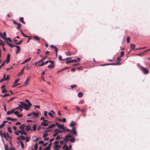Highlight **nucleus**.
I'll list each match as a JSON object with an SVG mask.
<instances>
[{
  "mask_svg": "<svg viewBox=\"0 0 150 150\" xmlns=\"http://www.w3.org/2000/svg\"><path fill=\"white\" fill-rule=\"evenodd\" d=\"M137 66L139 69L145 74H148L149 73L148 70L144 67L140 65L139 64H137Z\"/></svg>",
  "mask_w": 150,
  "mask_h": 150,
  "instance_id": "f257e3e1",
  "label": "nucleus"
},
{
  "mask_svg": "<svg viewBox=\"0 0 150 150\" xmlns=\"http://www.w3.org/2000/svg\"><path fill=\"white\" fill-rule=\"evenodd\" d=\"M21 105H19V106L18 107L12 109L10 111H8L6 112V114L7 115H10L12 113H13L15 110H16L18 109V108H20V111H22L23 110V109H21Z\"/></svg>",
  "mask_w": 150,
  "mask_h": 150,
  "instance_id": "f03ea898",
  "label": "nucleus"
},
{
  "mask_svg": "<svg viewBox=\"0 0 150 150\" xmlns=\"http://www.w3.org/2000/svg\"><path fill=\"white\" fill-rule=\"evenodd\" d=\"M47 58V57L46 56H45L42 59L39 61L36 62L33 64V65H36L38 64H39L41 62H42L43 61Z\"/></svg>",
  "mask_w": 150,
  "mask_h": 150,
  "instance_id": "7ed1b4c3",
  "label": "nucleus"
},
{
  "mask_svg": "<svg viewBox=\"0 0 150 150\" xmlns=\"http://www.w3.org/2000/svg\"><path fill=\"white\" fill-rule=\"evenodd\" d=\"M24 105L23 106L21 107V109H22V108H24L25 110H28L30 107L31 106H30L28 105H27L26 104H24Z\"/></svg>",
  "mask_w": 150,
  "mask_h": 150,
  "instance_id": "20e7f679",
  "label": "nucleus"
},
{
  "mask_svg": "<svg viewBox=\"0 0 150 150\" xmlns=\"http://www.w3.org/2000/svg\"><path fill=\"white\" fill-rule=\"evenodd\" d=\"M4 137L7 141H8L9 140V138H10L8 133H4Z\"/></svg>",
  "mask_w": 150,
  "mask_h": 150,
  "instance_id": "39448f33",
  "label": "nucleus"
},
{
  "mask_svg": "<svg viewBox=\"0 0 150 150\" xmlns=\"http://www.w3.org/2000/svg\"><path fill=\"white\" fill-rule=\"evenodd\" d=\"M71 137H72V135L69 134L68 135H66L65 136V138H64V140L66 141H69V140H70Z\"/></svg>",
  "mask_w": 150,
  "mask_h": 150,
  "instance_id": "423d86ee",
  "label": "nucleus"
},
{
  "mask_svg": "<svg viewBox=\"0 0 150 150\" xmlns=\"http://www.w3.org/2000/svg\"><path fill=\"white\" fill-rule=\"evenodd\" d=\"M54 133L53 134V136L55 137L59 133H62L63 132L60 131L59 129H56L54 130Z\"/></svg>",
  "mask_w": 150,
  "mask_h": 150,
  "instance_id": "0eeeda50",
  "label": "nucleus"
},
{
  "mask_svg": "<svg viewBox=\"0 0 150 150\" xmlns=\"http://www.w3.org/2000/svg\"><path fill=\"white\" fill-rule=\"evenodd\" d=\"M71 132L73 135H76L77 134V132L76 130L75 127L72 128V129L71 130Z\"/></svg>",
  "mask_w": 150,
  "mask_h": 150,
  "instance_id": "6e6552de",
  "label": "nucleus"
},
{
  "mask_svg": "<svg viewBox=\"0 0 150 150\" xmlns=\"http://www.w3.org/2000/svg\"><path fill=\"white\" fill-rule=\"evenodd\" d=\"M57 125L58 127L60 129H64L63 125H60L59 123H56L55 125Z\"/></svg>",
  "mask_w": 150,
  "mask_h": 150,
  "instance_id": "1a4fd4ad",
  "label": "nucleus"
},
{
  "mask_svg": "<svg viewBox=\"0 0 150 150\" xmlns=\"http://www.w3.org/2000/svg\"><path fill=\"white\" fill-rule=\"evenodd\" d=\"M76 122H75L72 121L71 122V123L69 125L70 127H72V128L75 127L74 126L76 125Z\"/></svg>",
  "mask_w": 150,
  "mask_h": 150,
  "instance_id": "9d476101",
  "label": "nucleus"
},
{
  "mask_svg": "<svg viewBox=\"0 0 150 150\" xmlns=\"http://www.w3.org/2000/svg\"><path fill=\"white\" fill-rule=\"evenodd\" d=\"M7 44L11 48H13V47H16V46H18V45H16L15 44L13 43L11 44L9 42H7Z\"/></svg>",
  "mask_w": 150,
  "mask_h": 150,
  "instance_id": "9b49d317",
  "label": "nucleus"
},
{
  "mask_svg": "<svg viewBox=\"0 0 150 150\" xmlns=\"http://www.w3.org/2000/svg\"><path fill=\"white\" fill-rule=\"evenodd\" d=\"M5 40V41L6 42V43H7V42H8L9 41L10 42H12V41L11 40L10 38H5V39H4Z\"/></svg>",
  "mask_w": 150,
  "mask_h": 150,
  "instance_id": "f8f14e48",
  "label": "nucleus"
},
{
  "mask_svg": "<svg viewBox=\"0 0 150 150\" xmlns=\"http://www.w3.org/2000/svg\"><path fill=\"white\" fill-rule=\"evenodd\" d=\"M109 65H120V62H116L115 63H108Z\"/></svg>",
  "mask_w": 150,
  "mask_h": 150,
  "instance_id": "ddd939ff",
  "label": "nucleus"
},
{
  "mask_svg": "<svg viewBox=\"0 0 150 150\" xmlns=\"http://www.w3.org/2000/svg\"><path fill=\"white\" fill-rule=\"evenodd\" d=\"M52 143H50L49 145H48V146L47 147H46L45 148L44 150H49L50 149L51 146L52 145Z\"/></svg>",
  "mask_w": 150,
  "mask_h": 150,
  "instance_id": "4468645a",
  "label": "nucleus"
},
{
  "mask_svg": "<svg viewBox=\"0 0 150 150\" xmlns=\"http://www.w3.org/2000/svg\"><path fill=\"white\" fill-rule=\"evenodd\" d=\"M25 138L23 136L21 135L17 138V139L18 140H24L25 139Z\"/></svg>",
  "mask_w": 150,
  "mask_h": 150,
  "instance_id": "2eb2a0df",
  "label": "nucleus"
},
{
  "mask_svg": "<svg viewBox=\"0 0 150 150\" xmlns=\"http://www.w3.org/2000/svg\"><path fill=\"white\" fill-rule=\"evenodd\" d=\"M18 132L21 134H24L25 135H27V133L25 132H24L23 130L21 131L19 130L18 131Z\"/></svg>",
  "mask_w": 150,
  "mask_h": 150,
  "instance_id": "dca6fc26",
  "label": "nucleus"
},
{
  "mask_svg": "<svg viewBox=\"0 0 150 150\" xmlns=\"http://www.w3.org/2000/svg\"><path fill=\"white\" fill-rule=\"evenodd\" d=\"M10 56L9 54H8L6 58V62L7 64H8L10 61Z\"/></svg>",
  "mask_w": 150,
  "mask_h": 150,
  "instance_id": "f3484780",
  "label": "nucleus"
},
{
  "mask_svg": "<svg viewBox=\"0 0 150 150\" xmlns=\"http://www.w3.org/2000/svg\"><path fill=\"white\" fill-rule=\"evenodd\" d=\"M16 47L17 48V50L16 51V54H18L21 50V48L20 47L18 46H16Z\"/></svg>",
  "mask_w": 150,
  "mask_h": 150,
  "instance_id": "a211bd4d",
  "label": "nucleus"
},
{
  "mask_svg": "<svg viewBox=\"0 0 150 150\" xmlns=\"http://www.w3.org/2000/svg\"><path fill=\"white\" fill-rule=\"evenodd\" d=\"M31 59V57H29V58L25 59L22 63V64H23L25 63L28 62Z\"/></svg>",
  "mask_w": 150,
  "mask_h": 150,
  "instance_id": "6ab92c4d",
  "label": "nucleus"
},
{
  "mask_svg": "<svg viewBox=\"0 0 150 150\" xmlns=\"http://www.w3.org/2000/svg\"><path fill=\"white\" fill-rule=\"evenodd\" d=\"M130 47H131V50H135V45L133 44H131L130 45Z\"/></svg>",
  "mask_w": 150,
  "mask_h": 150,
  "instance_id": "aec40b11",
  "label": "nucleus"
},
{
  "mask_svg": "<svg viewBox=\"0 0 150 150\" xmlns=\"http://www.w3.org/2000/svg\"><path fill=\"white\" fill-rule=\"evenodd\" d=\"M69 140L71 143H74L75 142V138L72 136V137H71L70 140Z\"/></svg>",
  "mask_w": 150,
  "mask_h": 150,
  "instance_id": "412c9836",
  "label": "nucleus"
},
{
  "mask_svg": "<svg viewBox=\"0 0 150 150\" xmlns=\"http://www.w3.org/2000/svg\"><path fill=\"white\" fill-rule=\"evenodd\" d=\"M49 62V61L47 60L45 62H42L40 64L38 65L39 66H42L43 65H45L47 64Z\"/></svg>",
  "mask_w": 150,
  "mask_h": 150,
  "instance_id": "4be33fe9",
  "label": "nucleus"
},
{
  "mask_svg": "<svg viewBox=\"0 0 150 150\" xmlns=\"http://www.w3.org/2000/svg\"><path fill=\"white\" fill-rule=\"evenodd\" d=\"M146 52V50H145V51L141 52L140 53L137 54V55L138 56H142L144 55V54H145Z\"/></svg>",
  "mask_w": 150,
  "mask_h": 150,
  "instance_id": "5701e85b",
  "label": "nucleus"
},
{
  "mask_svg": "<svg viewBox=\"0 0 150 150\" xmlns=\"http://www.w3.org/2000/svg\"><path fill=\"white\" fill-rule=\"evenodd\" d=\"M62 148L65 149L64 150H69V147L66 144H65L63 146Z\"/></svg>",
  "mask_w": 150,
  "mask_h": 150,
  "instance_id": "b1692460",
  "label": "nucleus"
},
{
  "mask_svg": "<svg viewBox=\"0 0 150 150\" xmlns=\"http://www.w3.org/2000/svg\"><path fill=\"white\" fill-rule=\"evenodd\" d=\"M24 69V67H23L22 69L21 70V72L18 73V76H20L23 73V71Z\"/></svg>",
  "mask_w": 150,
  "mask_h": 150,
  "instance_id": "393cba45",
  "label": "nucleus"
},
{
  "mask_svg": "<svg viewBox=\"0 0 150 150\" xmlns=\"http://www.w3.org/2000/svg\"><path fill=\"white\" fill-rule=\"evenodd\" d=\"M31 128V127L30 125H28L26 126V128L25 129L27 131H29L30 130L32 131Z\"/></svg>",
  "mask_w": 150,
  "mask_h": 150,
  "instance_id": "a878e982",
  "label": "nucleus"
},
{
  "mask_svg": "<svg viewBox=\"0 0 150 150\" xmlns=\"http://www.w3.org/2000/svg\"><path fill=\"white\" fill-rule=\"evenodd\" d=\"M54 146L55 147V149H59V148H60L61 146V145L58 144H55Z\"/></svg>",
  "mask_w": 150,
  "mask_h": 150,
  "instance_id": "bb28decb",
  "label": "nucleus"
},
{
  "mask_svg": "<svg viewBox=\"0 0 150 150\" xmlns=\"http://www.w3.org/2000/svg\"><path fill=\"white\" fill-rule=\"evenodd\" d=\"M68 68H69L68 67H65L64 68L58 71H57V73H59V72H60L63 71V70H64L65 69H68Z\"/></svg>",
  "mask_w": 150,
  "mask_h": 150,
  "instance_id": "cd10ccee",
  "label": "nucleus"
},
{
  "mask_svg": "<svg viewBox=\"0 0 150 150\" xmlns=\"http://www.w3.org/2000/svg\"><path fill=\"white\" fill-rule=\"evenodd\" d=\"M41 125L44 127H46L49 125L48 123L42 122L41 123Z\"/></svg>",
  "mask_w": 150,
  "mask_h": 150,
  "instance_id": "c85d7f7f",
  "label": "nucleus"
},
{
  "mask_svg": "<svg viewBox=\"0 0 150 150\" xmlns=\"http://www.w3.org/2000/svg\"><path fill=\"white\" fill-rule=\"evenodd\" d=\"M30 77H29L27 78V79L25 81V82L24 83L25 85H26L28 84V82L29 81V79H30Z\"/></svg>",
  "mask_w": 150,
  "mask_h": 150,
  "instance_id": "c756f323",
  "label": "nucleus"
},
{
  "mask_svg": "<svg viewBox=\"0 0 150 150\" xmlns=\"http://www.w3.org/2000/svg\"><path fill=\"white\" fill-rule=\"evenodd\" d=\"M25 102H27L28 103V105H30V106H31L32 104L30 103L29 100H28L27 99H26L25 100Z\"/></svg>",
  "mask_w": 150,
  "mask_h": 150,
  "instance_id": "7c9ffc66",
  "label": "nucleus"
},
{
  "mask_svg": "<svg viewBox=\"0 0 150 150\" xmlns=\"http://www.w3.org/2000/svg\"><path fill=\"white\" fill-rule=\"evenodd\" d=\"M54 65L53 64H50L48 66V67L49 69H52L54 67Z\"/></svg>",
  "mask_w": 150,
  "mask_h": 150,
  "instance_id": "2f4dec72",
  "label": "nucleus"
},
{
  "mask_svg": "<svg viewBox=\"0 0 150 150\" xmlns=\"http://www.w3.org/2000/svg\"><path fill=\"white\" fill-rule=\"evenodd\" d=\"M10 95L8 94H4V95H1V96H2V98H4L6 97H7L8 96H9Z\"/></svg>",
  "mask_w": 150,
  "mask_h": 150,
  "instance_id": "473e14b6",
  "label": "nucleus"
},
{
  "mask_svg": "<svg viewBox=\"0 0 150 150\" xmlns=\"http://www.w3.org/2000/svg\"><path fill=\"white\" fill-rule=\"evenodd\" d=\"M6 34L5 32L3 33V35H2V38L4 39H5V38H6Z\"/></svg>",
  "mask_w": 150,
  "mask_h": 150,
  "instance_id": "72a5a7b5",
  "label": "nucleus"
},
{
  "mask_svg": "<svg viewBox=\"0 0 150 150\" xmlns=\"http://www.w3.org/2000/svg\"><path fill=\"white\" fill-rule=\"evenodd\" d=\"M55 126V124H53L52 125H50V126H49V127L47 128V129H49L50 128H51L54 127Z\"/></svg>",
  "mask_w": 150,
  "mask_h": 150,
  "instance_id": "f704fd0d",
  "label": "nucleus"
},
{
  "mask_svg": "<svg viewBox=\"0 0 150 150\" xmlns=\"http://www.w3.org/2000/svg\"><path fill=\"white\" fill-rule=\"evenodd\" d=\"M83 93L81 92H80L78 93V96L80 98L81 97L83 96Z\"/></svg>",
  "mask_w": 150,
  "mask_h": 150,
  "instance_id": "c9c22d12",
  "label": "nucleus"
},
{
  "mask_svg": "<svg viewBox=\"0 0 150 150\" xmlns=\"http://www.w3.org/2000/svg\"><path fill=\"white\" fill-rule=\"evenodd\" d=\"M20 143L21 146L22 148L23 149H24V143H23V142H22L21 141H20Z\"/></svg>",
  "mask_w": 150,
  "mask_h": 150,
  "instance_id": "e433bc0d",
  "label": "nucleus"
},
{
  "mask_svg": "<svg viewBox=\"0 0 150 150\" xmlns=\"http://www.w3.org/2000/svg\"><path fill=\"white\" fill-rule=\"evenodd\" d=\"M21 34L23 35L25 37H29L28 36L24 34L21 31Z\"/></svg>",
  "mask_w": 150,
  "mask_h": 150,
  "instance_id": "4c0bfd02",
  "label": "nucleus"
},
{
  "mask_svg": "<svg viewBox=\"0 0 150 150\" xmlns=\"http://www.w3.org/2000/svg\"><path fill=\"white\" fill-rule=\"evenodd\" d=\"M20 21L21 22H22L23 24L25 23V22L24 21L23 18V17H21L20 18Z\"/></svg>",
  "mask_w": 150,
  "mask_h": 150,
  "instance_id": "58836bf2",
  "label": "nucleus"
},
{
  "mask_svg": "<svg viewBox=\"0 0 150 150\" xmlns=\"http://www.w3.org/2000/svg\"><path fill=\"white\" fill-rule=\"evenodd\" d=\"M25 126V125L22 124L20 127L19 128L21 129H24Z\"/></svg>",
  "mask_w": 150,
  "mask_h": 150,
  "instance_id": "ea45409f",
  "label": "nucleus"
},
{
  "mask_svg": "<svg viewBox=\"0 0 150 150\" xmlns=\"http://www.w3.org/2000/svg\"><path fill=\"white\" fill-rule=\"evenodd\" d=\"M36 129V126L35 125H34L33 127V130L35 131Z\"/></svg>",
  "mask_w": 150,
  "mask_h": 150,
  "instance_id": "a19ab883",
  "label": "nucleus"
},
{
  "mask_svg": "<svg viewBox=\"0 0 150 150\" xmlns=\"http://www.w3.org/2000/svg\"><path fill=\"white\" fill-rule=\"evenodd\" d=\"M32 115L35 116H38V112H33L32 113Z\"/></svg>",
  "mask_w": 150,
  "mask_h": 150,
  "instance_id": "79ce46f5",
  "label": "nucleus"
},
{
  "mask_svg": "<svg viewBox=\"0 0 150 150\" xmlns=\"http://www.w3.org/2000/svg\"><path fill=\"white\" fill-rule=\"evenodd\" d=\"M35 150H36L38 148V145L37 143H36L34 146Z\"/></svg>",
  "mask_w": 150,
  "mask_h": 150,
  "instance_id": "37998d69",
  "label": "nucleus"
},
{
  "mask_svg": "<svg viewBox=\"0 0 150 150\" xmlns=\"http://www.w3.org/2000/svg\"><path fill=\"white\" fill-rule=\"evenodd\" d=\"M8 130L10 133H11L12 132L11 129V128L9 127H8Z\"/></svg>",
  "mask_w": 150,
  "mask_h": 150,
  "instance_id": "c03bdc74",
  "label": "nucleus"
},
{
  "mask_svg": "<svg viewBox=\"0 0 150 150\" xmlns=\"http://www.w3.org/2000/svg\"><path fill=\"white\" fill-rule=\"evenodd\" d=\"M23 40H21L20 42H14V43H15V44L16 45H20L21 44Z\"/></svg>",
  "mask_w": 150,
  "mask_h": 150,
  "instance_id": "a18cd8bd",
  "label": "nucleus"
},
{
  "mask_svg": "<svg viewBox=\"0 0 150 150\" xmlns=\"http://www.w3.org/2000/svg\"><path fill=\"white\" fill-rule=\"evenodd\" d=\"M4 146V149L5 150H9V149H8V146L7 145H5Z\"/></svg>",
  "mask_w": 150,
  "mask_h": 150,
  "instance_id": "49530a36",
  "label": "nucleus"
},
{
  "mask_svg": "<svg viewBox=\"0 0 150 150\" xmlns=\"http://www.w3.org/2000/svg\"><path fill=\"white\" fill-rule=\"evenodd\" d=\"M0 45H2L3 47L4 45V42L3 41H0Z\"/></svg>",
  "mask_w": 150,
  "mask_h": 150,
  "instance_id": "de8ad7c7",
  "label": "nucleus"
},
{
  "mask_svg": "<svg viewBox=\"0 0 150 150\" xmlns=\"http://www.w3.org/2000/svg\"><path fill=\"white\" fill-rule=\"evenodd\" d=\"M77 86V85L76 84H74L73 85H71V87L72 88H75Z\"/></svg>",
  "mask_w": 150,
  "mask_h": 150,
  "instance_id": "09e8293b",
  "label": "nucleus"
},
{
  "mask_svg": "<svg viewBox=\"0 0 150 150\" xmlns=\"http://www.w3.org/2000/svg\"><path fill=\"white\" fill-rule=\"evenodd\" d=\"M8 92V91H7L6 89H4L2 90V93H6Z\"/></svg>",
  "mask_w": 150,
  "mask_h": 150,
  "instance_id": "8fccbe9b",
  "label": "nucleus"
},
{
  "mask_svg": "<svg viewBox=\"0 0 150 150\" xmlns=\"http://www.w3.org/2000/svg\"><path fill=\"white\" fill-rule=\"evenodd\" d=\"M34 39L37 40L39 41L40 40V39L37 36H36L34 37Z\"/></svg>",
  "mask_w": 150,
  "mask_h": 150,
  "instance_id": "3c124183",
  "label": "nucleus"
},
{
  "mask_svg": "<svg viewBox=\"0 0 150 150\" xmlns=\"http://www.w3.org/2000/svg\"><path fill=\"white\" fill-rule=\"evenodd\" d=\"M28 64L27 65H26L25 67H24V69L25 68H26V69L27 70H28L29 69V67H28Z\"/></svg>",
  "mask_w": 150,
  "mask_h": 150,
  "instance_id": "603ef678",
  "label": "nucleus"
},
{
  "mask_svg": "<svg viewBox=\"0 0 150 150\" xmlns=\"http://www.w3.org/2000/svg\"><path fill=\"white\" fill-rule=\"evenodd\" d=\"M18 27H17V29H19L21 27V24L19 23L17 24Z\"/></svg>",
  "mask_w": 150,
  "mask_h": 150,
  "instance_id": "864d4df0",
  "label": "nucleus"
},
{
  "mask_svg": "<svg viewBox=\"0 0 150 150\" xmlns=\"http://www.w3.org/2000/svg\"><path fill=\"white\" fill-rule=\"evenodd\" d=\"M20 80V78H17L16 79V80L15 81V82L14 83V84H16V83L17 82H18V81H19Z\"/></svg>",
  "mask_w": 150,
  "mask_h": 150,
  "instance_id": "5fc2aeb1",
  "label": "nucleus"
},
{
  "mask_svg": "<svg viewBox=\"0 0 150 150\" xmlns=\"http://www.w3.org/2000/svg\"><path fill=\"white\" fill-rule=\"evenodd\" d=\"M20 103L21 104V107L23 106V105H24V104H25L24 102H20Z\"/></svg>",
  "mask_w": 150,
  "mask_h": 150,
  "instance_id": "6e6d98bb",
  "label": "nucleus"
},
{
  "mask_svg": "<svg viewBox=\"0 0 150 150\" xmlns=\"http://www.w3.org/2000/svg\"><path fill=\"white\" fill-rule=\"evenodd\" d=\"M48 135V134L47 133L45 132L43 135V138H45Z\"/></svg>",
  "mask_w": 150,
  "mask_h": 150,
  "instance_id": "4d7b16f0",
  "label": "nucleus"
},
{
  "mask_svg": "<svg viewBox=\"0 0 150 150\" xmlns=\"http://www.w3.org/2000/svg\"><path fill=\"white\" fill-rule=\"evenodd\" d=\"M5 61H4L3 62V63L1 65V66H0V69H1V67H2V66H4V64H5Z\"/></svg>",
  "mask_w": 150,
  "mask_h": 150,
  "instance_id": "13d9d810",
  "label": "nucleus"
},
{
  "mask_svg": "<svg viewBox=\"0 0 150 150\" xmlns=\"http://www.w3.org/2000/svg\"><path fill=\"white\" fill-rule=\"evenodd\" d=\"M146 48V47H139L138 48H136V49H135V50H140V49H145Z\"/></svg>",
  "mask_w": 150,
  "mask_h": 150,
  "instance_id": "bf43d9fd",
  "label": "nucleus"
},
{
  "mask_svg": "<svg viewBox=\"0 0 150 150\" xmlns=\"http://www.w3.org/2000/svg\"><path fill=\"white\" fill-rule=\"evenodd\" d=\"M59 59V60H62V61H64L65 59H62V57L61 55H59L58 56Z\"/></svg>",
  "mask_w": 150,
  "mask_h": 150,
  "instance_id": "052dcab7",
  "label": "nucleus"
},
{
  "mask_svg": "<svg viewBox=\"0 0 150 150\" xmlns=\"http://www.w3.org/2000/svg\"><path fill=\"white\" fill-rule=\"evenodd\" d=\"M25 139L26 142H28L29 141L30 139V138L27 137H25Z\"/></svg>",
  "mask_w": 150,
  "mask_h": 150,
  "instance_id": "680f3d73",
  "label": "nucleus"
},
{
  "mask_svg": "<svg viewBox=\"0 0 150 150\" xmlns=\"http://www.w3.org/2000/svg\"><path fill=\"white\" fill-rule=\"evenodd\" d=\"M124 52L123 51H122L120 52V57H121L123 56V55L124 54Z\"/></svg>",
  "mask_w": 150,
  "mask_h": 150,
  "instance_id": "e2e57ef3",
  "label": "nucleus"
},
{
  "mask_svg": "<svg viewBox=\"0 0 150 150\" xmlns=\"http://www.w3.org/2000/svg\"><path fill=\"white\" fill-rule=\"evenodd\" d=\"M47 111H45L44 112V114L45 116L47 117Z\"/></svg>",
  "mask_w": 150,
  "mask_h": 150,
  "instance_id": "0e129e2a",
  "label": "nucleus"
},
{
  "mask_svg": "<svg viewBox=\"0 0 150 150\" xmlns=\"http://www.w3.org/2000/svg\"><path fill=\"white\" fill-rule=\"evenodd\" d=\"M84 102V100H81L79 102V104H83V103Z\"/></svg>",
  "mask_w": 150,
  "mask_h": 150,
  "instance_id": "69168bd1",
  "label": "nucleus"
},
{
  "mask_svg": "<svg viewBox=\"0 0 150 150\" xmlns=\"http://www.w3.org/2000/svg\"><path fill=\"white\" fill-rule=\"evenodd\" d=\"M4 125L5 124H4L3 123V122H2V124L0 125V129L3 127L4 126Z\"/></svg>",
  "mask_w": 150,
  "mask_h": 150,
  "instance_id": "338daca9",
  "label": "nucleus"
},
{
  "mask_svg": "<svg viewBox=\"0 0 150 150\" xmlns=\"http://www.w3.org/2000/svg\"><path fill=\"white\" fill-rule=\"evenodd\" d=\"M14 114L15 115H16V116L17 115H18V113H19V112L18 111H14V112H13Z\"/></svg>",
  "mask_w": 150,
  "mask_h": 150,
  "instance_id": "774afa93",
  "label": "nucleus"
}]
</instances>
